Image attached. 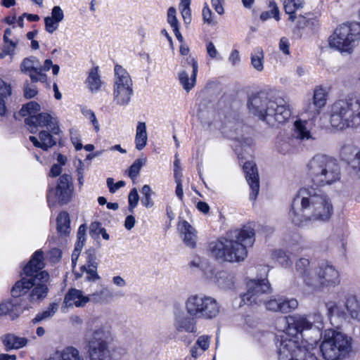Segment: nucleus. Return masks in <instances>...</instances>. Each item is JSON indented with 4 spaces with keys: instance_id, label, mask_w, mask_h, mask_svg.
<instances>
[{
    "instance_id": "36",
    "label": "nucleus",
    "mask_w": 360,
    "mask_h": 360,
    "mask_svg": "<svg viewBox=\"0 0 360 360\" xmlns=\"http://www.w3.org/2000/svg\"><path fill=\"white\" fill-rule=\"evenodd\" d=\"M57 230L60 236H67L70 233V217L66 212H60L57 217Z\"/></svg>"
},
{
    "instance_id": "30",
    "label": "nucleus",
    "mask_w": 360,
    "mask_h": 360,
    "mask_svg": "<svg viewBox=\"0 0 360 360\" xmlns=\"http://www.w3.org/2000/svg\"><path fill=\"white\" fill-rule=\"evenodd\" d=\"M124 294L121 292L114 293L112 290L108 287H104L90 295L91 300L99 304H107L112 301L115 297H123Z\"/></svg>"
},
{
    "instance_id": "6",
    "label": "nucleus",
    "mask_w": 360,
    "mask_h": 360,
    "mask_svg": "<svg viewBox=\"0 0 360 360\" xmlns=\"http://www.w3.org/2000/svg\"><path fill=\"white\" fill-rule=\"evenodd\" d=\"M307 174L316 186L333 184L340 181L341 169L338 161L326 155L317 154L307 164Z\"/></svg>"
},
{
    "instance_id": "62",
    "label": "nucleus",
    "mask_w": 360,
    "mask_h": 360,
    "mask_svg": "<svg viewBox=\"0 0 360 360\" xmlns=\"http://www.w3.org/2000/svg\"><path fill=\"white\" fill-rule=\"evenodd\" d=\"M279 49L285 55L290 54V43L287 38L282 37L280 39Z\"/></svg>"
},
{
    "instance_id": "44",
    "label": "nucleus",
    "mask_w": 360,
    "mask_h": 360,
    "mask_svg": "<svg viewBox=\"0 0 360 360\" xmlns=\"http://www.w3.org/2000/svg\"><path fill=\"white\" fill-rule=\"evenodd\" d=\"M59 360H84V358L77 349L68 347L61 352Z\"/></svg>"
},
{
    "instance_id": "38",
    "label": "nucleus",
    "mask_w": 360,
    "mask_h": 360,
    "mask_svg": "<svg viewBox=\"0 0 360 360\" xmlns=\"http://www.w3.org/2000/svg\"><path fill=\"white\" fill-rule=\"evenodd\" d=\"M295 134L300 140H309L311 139L310 131L307 127L308 122L298 120L295 122Z\"/></svg>"
},
{
    "instance_id": "28",
    "label": "nucleus",
    "mask_w": 360,
    "mask_h": 360,
    "mask_svg": "<svg viewBox=\"0 0 360 360\" xmlns=\"http://www.w3.org/2000/svg\"><path fill=\"white\" fill-rule=\"evenodd\" d=\"M178 228L184 236L183 240L185 245L189 248H194L196 245V231L195 229L186 221L179 223Z\"/></svg>"
},
{
    "instance_id": "14",
    "label": "nucleus",
    "mask_w": 360,
    "mask_h": 360,
    "mask_svg": "<svg viewBox=\"0 0 360 360\" xmlns=\"http://www.w3.org/2000/svg\"><path fill=\"white\" fill-rule=\"evenodd\" d=\"M340 283L339 271L334 266L324 262L316 268L309 287L316 290L321 287L335 286Z\"/></svg>"
},
{
    "instance_id": "39",
    "label": "nucleus",
    "mask_w": 360,
    "mask_h": 360,
    "mask_svg": "<svg viewBox=\"0 0 360 360\" xmlns=\"http://www.w3.org/2000/svg\"><path fill=\"white\" fill-rule=\"evenodd\" d=\"M58 308V304L57 303L53 302L49 304L47 309L43 310L42 311L39 312L35 317L32 320V322L34 324L41 322L42 321L46 320L52 317L56 312L57 311Z\"/></svg>"
},
{
    "instance_id": "22",
    "label": "nucleus",
    "mask_w": 360,
    "mask_h": 360,
    "mask_svg": "<svg viewBox=\"0 0 360 360\" xmlns=\"http://www.w3.org/2000/svg\"><path fill=\"white\" fill-rule=\"evenodd\" d=\"M54 136L56 135L53 134L50 131L42 130L39 134L40 141L34 136H30V140L35 147L40 148L44 150H48L57 143L58 139Z\"/></svg>"
},
{
    "instance_id": "41",
    "label": "nucleus",
    "mask_w": 360,
    "mask_h": 360,
    "mask_svg": "<svg viewBox=\"0 0 360 360\" xmlns=\"http://www.w3.org/2000/svg\"><path fill=\"white\" fill-rule=\"evenodd\" d=\"M87 84L91 91H98L101 86V77L98 73V68L95 67L91 70L87 77Z\"/></svg>"
},
{
    "instance_id": "45",
    "label": "nucleus",
    "mask_w": 360,
    "mask_h": 360,
    "mask_svg": "<svg viewBox=\"0 0 360 360\" xmlns=\"http://www.w3.org/2000/svg\"><path fill=\"white\" fill-rule=\"evenodd\" d=\"M271 256L274 259L284 267H289L292 265L290 257L282 250H275L273 251Z\"/></svg>"
},
{
    "instance_id": "40",
    "label": "nucleus",
    "mask_w": 360,
    "mask_h": 360,
    "mask_svg": "<svg viewBox=\"0 0 360 360\" xmlns=\"http://www.w3.org/2000/svg\"><path fill=\"white\" fill-rule=\"evenodd\" d=\"M11 94V85L5 82L0 78V115H5L6 108L5 105V98Z\"/></svg>"
},
{
    "instance_id": "56",
    "label": "nucleus",
    "mask_w": 360,
    "mask_h": 360,
    "mask_svg": "<svg viewBox=\"0 0 360 360\" xmlns=\"http://www.w3.org/2000/svg\"><path fill=\"white\" fill-rule=\"evenodd\" d=\"M11 30L10 28H6L4 31V41L5 43L8 44V47L11 48V51H13V55L14 54V50L17 46L18 41H13L9 39V37L11 35Z\"/></svg>"
},
{
    "instance_id": "59",
    "label": "nucleus",
    "mask_w": 360,
    "mask_h": 360,
    "mask_svg": "<svg viewBox=\"0 0 360 360\" xmlns=\"http://www.w3.org/2000/svg\"><path fill=\"white\" fill-rule=\"evenodd\" d=\"M86 263L84 265L87 266H97L96 256L94 250L89 249L86 252Z\"/></svg>"
},
{
    "instance_id": "13",
    "label": "nucleus",
    "mask_w": 360,
    "mask_h": 360,
    "mask_svg": "<svg viewBox=\"0 0 360 360\" xmlns=\"http://www.w3.org/2000/svg\"><path fill=\"white\" fill-rule=\"evenodd\" d=\"M323 317L319 312L309 315L294 314L285 316L278 321V324L288 325V331L292 333H300V338L304 337L303 332L312 328L313 326L317 329L322 327Z\"/></svg>"
},
{
    "instance_id": "12",
    "label": "nucleus",
    "mask_w": 360,
    "mask_h": 360,
    "mask_svg": "<svg viewBox=\"0 0 360 360\" xmlns=\"http://www.w3.org/2000/svg\"><path fill=\"white\" fill-rule=\"evenodd\" d=\"M113 98L121 106L127 105L133 95V82L128 72L120 65L114 69Z\"/></svg>"
},
{
    "instance_id": "31",
    "label": "nucleus",
    "mask_w": 360,
    "mask_h": 360,
    "mask_svg": "<svg viewBox=\"0 0 360 360\" xmlns=\"http://www.w3.org/2000/svg\"><path fill=\"white\" fill-rule=\"evenodd\" d=\"M22 311V307L16 300H8L0 304V316L8 315L13 320Z\"/></svg>"
},
{
    "instance_id": "20",
    "label": "nucleus",
    "mask_w": 360,
    "mask_h": 360,
    "mask_svg": "<svg viewBox=\"0 0 360 360\" xmlns=\"http://www.w3.org/2000/svg\"><path fill=\"white\" fill-rule=\"evenodd\" d=\"M340 158L355 172H360V149L353 145H345L340 150Z\"/></svg>"
},
{
    "instance_id": "17",
    "label": "nucleus",
    "mask_w": 360,
    "mask_h": 360,
    "mask_svg": "<svg viewBox=\"0 0 360 360\" xmlns=\"http://www.w3.org/2000/svg\"><path fill=\"white\" fill-rule=\"evenodd\" d=\"M73 191L74 186L71 175L64 174L59 177L56 188L49 190L48 202L49 205L56 201L61 204H66L71 200Z\"/></svg>"
},
{
    "instance_id": "47",
    "label": "nucleus",
    "mask_w": 360,
    "mask_h": 360,
    "mask_svg": "<svg viewBox=\"0 0 360 360\" xmlns=\"http://www.w3.org/2000/svg\"><path fill=\"white\" fill-rule=\"evenodd\" d=\"M191 0H181L179 4V8L185 24H190L191 22V11L190 8Z\"/></svg>"
},
{
    "instance_id": "18",
    "label": "nucleus",
    "mask_w": 360,
    "mask_h": 360,
    "mask_svg": "<svg viewBox=\"0 0 360 360\" xmlns=\"http://www.w3.org/2000/svg\"><path fill=\"white\" fill-rule=\"evenodd\" d=\"M27 129L32 134L37 131L39 127H46L53 134L59 135L61 132L58 119L50 114L41 112L25 119Z\"/></svg>"
},
{
    "instance_id": "32",
    "label": "nucleus",
    "mask_w": 360,
    "mask_h": 360,
    "mask_svg": "<svg viewBox=\"0 0 360 360\" xmlns=\"http://www.w3.org/2000/svg\"><path fill=\"white\" fill-rule=\"evenodd\" d=\"M47 282H41L39 280L34 281L33 288L28 295V299L30 302H41L43 300L48 294L49 288L46 285Z\"/></svg>"
},
{
    "instance_id": "35",
    "label": "nucleus",
    "mask_w": 360,
    "mask_h": 360,
    "mask_svg": "<svg viewBox=\"0 0 360 360\" xmlns=\"http://www.w3.org/2000/svg\"><path fill=\"white\" fill-rule=\"evenodd\" d=\"M251 65L258 72L264 70V53L262 48L257 47L250 53Z\"/></svg>"
},
{
    "instance_id": "15",
    "label": "nucleus",
    "mask_w": 360,
    "mask_h": 360,
    "mask_svg": "<svg viewBox=\"0 0 360 360\" xmlns=\"http://www.w3.org/2000/svg\"><path fill=\"white\" fill-rule=\"evenodd\" d=\"M51 65L52 60L51 59H46L44 65H41L37 58L30 56L23 59L20 68L22 72L29 75L32 82H46L48 77L45 72L51 69Z\"/></svg>"
},
{
    "instance_id": "3",
    "label": "nucleus",
    "mask_w": 360,
    "mask_h": 360,
    "mask_svg": "<svg viewBox=\"0 0 360 360\" xmlns=\"http://www.w3.org/2000/svg\"><path fill=\"white\" fill-rule=\"evenodd\" d=\"M255 240L254 229L250 226H245L240 229L229 231L226 237L210 242L207 250L217 260L239 262L247 257V248L251 247Z\"/></svg>"
},
{
    "instance_id": "52",
    "label": "nucleus",
    "mask_w": 360,
    "mask_h": 360,
    "mask_svg": "<svg viewBox=\"0 0 360 360\" xmlns=\"http://www.w3.org/2000/svg\"><path fill=\"white\" fill-rule=\"evenodd\" d=\"M139 200V196L138 194L137 189L136 188H134L131 190L130 193L128 195V202H129V211L131 213L134 212V208L138 205Z\"/></svg>"
},
{
    "instance_id": "9",
    "label": "nucleus",
    "mask_w": 360,
    "mask_h": 360,
    "mask_svg": "<svg viewBox=\"0 0 360 360\" xmlns=\"http://www.w3.org/2000/svg\"><path fill=\"white\" fill-rule=\"evenodd\" d=\"M91 328L86 334V342L90 360H112L107 346L109 330L97 318L90 321Z\"/></svg>"
},
{
    "instance_id": "64",
    "label": "nucleus",
    "mask_w": 360,
    "mask_h": 360,
    "mask_svg": "<svg viewBox=\"0 0 360 360\" xmlns=\"http://www.w3.org/2000/svg\"><path fill=\"white\" fill-rule=\"evenodd\" d=\"M207 52L209 56L212 58H217V56H219V53L214 46V44L210 41L207 44L206 46Z\"/></svg>"
},
{
    "instance_id": "2",
    "label": "nucleus",
    "mask_w": 360,
    "mask_h": 360,
    "mask_svg": "<svg viewBox=\"0 0 360 360\" xmlns=\"http://www.w3.org/2000/svg\"><path fill=\"white\" fill-rule=\"evenodd\" d=\"M184 311L176 308L174 311V327L179 333L197 332V320H211L220 313V304L211 296L195 294L189 295L184 303Z\"/></svg>"
},
{
    "instance_id": "16",
    "label": "nucleus",
    "mask_w": 360,
    "mask_h": 360,
    "mask_svg": "<svg viewBox=\"0 0 360 360\" xmlns=\"http://www.w3.org/2000/svg\"><path fill=\"white\" fill-rule=\"evenodd\" d=\"M247 286V292L241 296L244 304H259L264 302L265 295L271 292L270 283L266 278L251 280Z\"/></svg>"
},
{
    "instance_id": "60",
    "label": "nucleus",
    "mask_w": 360,
    "mask_h": 360,
    "mask_svg": "<svg viewBox=\"0 0 360 360\" xmlns=\"http://www.w3.org/2000/svg\"><path fill=\"white\" fill-rule=\"evenodd\" d=\"M37 94V88L34 86H30L26 82L24 85V95L27 98L34 97Z\"/></svg>"
},
{
    "instance_id": "55",
    "label": "nucleus",
    "mask_w": 360,
    "mask_h": 360,
    "mask_svg": "<svg viewBox=\"0 0 360 360\" xmlns=\"http://www.w3.org/2000/svg\"><path fill=\"white\" fill-rule=\"evenodd\" d=\"M176 9L174 7H170L167 11V21L173 29L179 27V21L176 17Z\"/></svg>"
},
{
    "instance_id": "25",
    "label": "nucleus",
    "mask_w": 360,
    "mask_h": 360,
    "mask_svg": "<svg viewBox=\"0 0 360 360\" xmlns=\"http://www.w3.org/2000/svg\"><path fill=\"white\" fill-rule=\"evenodd\" d=\"M192 72L191 75L183 70L179 73V80L183 88L188 92L195 84L196 76L198 70V63L195 59H191Z\"/></svg>"
},
{
    "instance_id": "37",
    "label": "nucleus",
    "mask_w": 360,
    "mask_h": 360,
    "mask_svg": "<svg viewBox=\"0 0 360 360\" xmlns=\"http://www.w3.org/2000/svg\"><path fill=\"white\" fill-rule=\"evenodd\" d=\"M344 307L351 318L360 321V304L355 297H349Z\"/></svg>"
},
{
    "instance_id": "43",
    "label": "nucleus",
    "mask_w": 360,
    "mask_h": 360,
    "mask_svg": "<svg viewBox=\"0 0 360 360\" xmlns=\"http://www.w3.org/2000/svg\"><path fill=\"white\" fill-rule=\"evenodd\" d=\"M328 309V314L330 316V321L333 318L346 319L347 313L345 311L340 310L341 306L337 305L335 302H329L326 304ZM333 323V322H331Z\"/></svg>"
},
{
    "instance_id": "24",
    "label": "nucleus",
    "mask_w": 360,
    "mask_h": 360,
    "mask_svg": "<svg viewBox=\"0 0 360 360\" xmlns=\"http://www.w3.org/2000/svg\"><path fill=\"white\" fill-rule=\"evenodd\" d=\"M205 263L204 261L198 256H195L190 262V266L191 267L200 269L204 271L207 277L210 278V279H214L215 282L217 283L218 285H224V280L227 278V273L225 271H219L214 275V271L212 269H211L210 272L206 271L205 269Z\"/></svg>"
},
{
    "instance_id": "10",
    "label": "nucleus",
    "mask_w": 360,
    "mask_h": 360,
    "mask_svg": "<svg viewBox=\"0 0 360 360\" xmlns=\"http://www.w3.org/2000/svg\"><path fill=\"white\" fill-rule=\"evenodd\" d=\"M283 331L276 335V345L278 360H295L298 358L297 353L302 348L307 349L309 345H312L314 350H316V340L308 341L302 338L299 342L300 333H292L288 331V325H283Z\"/></svg>"
},
{
    "instance_id": "19",
    "label": "nucleus",
    "mask_w": 360,
    "mask_h": 360,
    "mask_svg": "<svg viewBox=\"0 0 360 360\" xmlns=\"http://www.w3.org/2000/svg\"><path fill=\"white\" fill-rule=\"evenodd\" d=\"M89 301L90 295H84L82 290L76 288H70L65 295L61 310L65 312V309L69 307H84Z\"/></svg>"
},
{
    "instance_id": "8",
    "label": "nucleus",
    "mask_w": 360,
    "mask_h": 360,
    "mask_svg": "<svg viewBox=\"0 0 360 360\" xmlns=\"http://www.w3.org/2000/svg\"><path fill=\"white\" fill-rule=\"evenodd\" d=\"M352 344V338L346 334L328 329L322 335L320 352L325 360H338L350 352Z\"/></svg>"
},
{
    "instance_id": "23",
    "label": "nucleus",
    "mask_w": 360,
    "mask_h": 360,
    "mask_svg": "<svg viewBox=\"0 0 360 360\" xmlns=\"http://www.w3.org/2000/svg\"><path fill=\"white\" fill-rule=\"evenodd\" d=\"M64 19V13L59 6H55L51 10V15L44 18L45 30L52 34L58 30L59 23Z\"/></svg>"
},
{
    "instance_id": "4",
    "label": "nucleus",
    "mask_w": 360,
    "mask_h": 360,
    "mask_svg": "<svg viewBox=\"0 0 360 360\" xmlns=\"http://www.w3.org/2000/svg\"><path fill=\"white\" fill-rule=\"evenodd\" d=\"M248 105L250 112L272 127L285 123L291 116L290 107L283 99L273 101L265 91L252 95Z\"/></svg>"
},
{
    "instance_id": "63",
    "label": "nucleus",
    "mask_w": 360,
    "mask_h": 360,
    "mask_svg": "<svg viewBox=\"0 0 360 360\" xmlns=\"http://www.w3.org/2000/svg\"><path fill=\"white\" fill-rule=\"evenodd\" d=\"M49 259L52 262H57L60 260V257H61V251L60 249L58 248H52L49 252Z\"/></svg>"
},
{
    "instance_id": "26",
    "label": "nucleus",
    "mask_w": 360,
    "mask_h": 360,
    "mask_svg": "<svg viewBox=\"0 0 360 360\" xmlns=\"http://www.w3.org/2000/svg\"><path fill=\"white\" fill-rule=\"evenodd\" d=\"M296 274L302 278L304 283L309 287L310 281L312 280L314 272L310 267V262L307 258H300L295 263Z\"/></svg>"
},
{
    "instance_id": "34",
    "label": "nucleus",
    "mask_w": 360,
    "mask_h": 360,
    "mask_svg": "<svg viewBox=\"0 0 360 360\" xmlns=\"http://www.w3.org/2000/svg\"><path fill=\"white\" fill-rule=\"evenodd\" d=\"M147 140L148 136L146 123L140 122L136 127L135 137L136 148L139 150H142L146 146Z\"/></svg>"
},
{
    "instance_id": "27",
    "label": "nucleus",
    "mask_w": 360,
    "mask_h": 360,
    "mask_svg": "<svg viewBox=\"0 0 360 360\" xmlns=\"http://www.w3.org/2000/svg\"><path fill=\"white\" fill-rule=\"evenodd\" d=\"M312 100V104H309L308 106V111L312 115H317L319 113L320 109L326 103V91L321 86L316 87L314 89Z\"/></svg>"
},
{
    "instance_id": "61",
    "label": "nucleus",
    "mask_w": 360,
    "mask_h": 360,
    "mask_svg": "<svg viewBox=\"0 0 360 360\" xmlns=\"http://www.w3.org/2000/svg\"><path fill=\"white\" fill-rule=\"evenodd\" d=\"M196 345L200 347L202 351H205L210 346L209 337L205 335L200 336L197 340Z\"/></svg>"
},
{
    "instance_id": "49",
    "label": "nucleus",
    "mask_w": 360,
    "mask_h": 360,
    "mask_svg": "<svg viewBox=\"0 0 360 360\" xmlns=\"http://www.w3.org/2000/svg\"><path fill=\"white\" fill-rule=\"evenodd\" d=\"M307 349L302 348L297 353L298 358L295 360H318L315 355V351L312 345H309Z\"/></svg>"
},
{
    "instance_id": "11",
    "label": "nucleus",
    "mask_w": 360,
    "mask_h": 360,
    "mask_svg": "<svg viewBox=\"0 0 360 360\" xmlns=\"http://www.w3.org/2000/svg\"><path fill=\"white\" fill-rule=\"evenodd\" d=\"M360 41V23H343L329 37L330 47L340 52L350 53Z\"/></svg>"
},
{
    "instance_id": "5",
    "label": "nucleus",
    "mask_w": 360,
    "mask_h": 360,
    "mask_svg": "<svg viewBox=\"0 0 360 360\" xmlns=\"http://www.w3.org/2000/svg\"><path fill=\"white\" fill-rule=\"evenodd\" d=\"M330 122L339 130L360 126V97L349 96L336 101L331 105Z\"/></svg>"
},
{
    "instance_id": "53",
    "label": "nucleus",
    "mask_w": 360,
    "mask_h": 360,
    "mask_svg": "<svg viewBox=\"0 0 360 360\" xmlns=\"http://www.w3.org/2000/svg\"><path fill=\"white\" fill-rule=\"evenodd\" d=\"M82 112L86 119L91 121V122L94 125L95 131H98L99 124L94 112L91 110L88 109L86 108H83L82 109Z\"/></svg>"
},
{
    "instance_id": "51",
    "label": "nucleus",
    "mask_w": 360,
    "mask_h": 360,
    "mask_svg": "<svg viewBox=\"0 0 360 360\" xmlns=\"http://www.w3.org/2000/svg\"><path fill=\"white\" fill-rule=\"evenodd\" d=\"M146 159H137L130 166L129 169V176L131 179L136 178L139 174L141 167L145 164Z\"/></svg>"
},
{
    "instance_id": "46",
    "label": "nucleus",
    "mask_w": 360,
    "mask_h": 360,
    "mask_svg": "<svg viewBox=\"0 0 360 360\" xmlns=\"http://www.w3.org/2000/svg\"><path fill=\"white\" fill-rule=\"evenodd\" d=\"M40 110V105L34 101H30L22 105L20 114L22 117L35 115Z\"/></svg>"
},
{
    "instance_id": "48",
    "label": "nucleus",
    "mask_w": 360,
    "mask_h": 360,
    "mask_svg": "<svg viewBox=\"0 0 360 360\" xmlns=\"http://www.w3.org/2000/svg\"><path fill=\"white\" fill-rule=\"evenodd\" d=\"M298 307V302L296 299H284L281 298V311L282 313H288L291 310L297 309Z\"/></svg>"
},
{
    "instance_id": "57",
    "label": "nucleus",
    "mask_w": 360,
    "mask_h": 360,
    "mask_svg": "<svg viewBox=\"0 0 360 360\" xmlns=\"http://www.w3.org/2000/svg\"><path fill=\"white\" fill-rule=\"evenodd\" d=\"M265 305L268 310L273 311H281V298L271 299L265 302Z\"/></svg>"
},
{
    "instance_id": "50",
    "label": "nucleus",
    "mask_w": 360,
    "mask_h": 360,
    "mask_svg": "<svg viewBox=\"0 0 360 360\" xmlns=\"http://www.w3.org/2000/svg\"><path fill=\"white\" fill-rule=\"evenodd\" d=\"M97 266L83 265L81 267L82 271H85L87 274L86 280L88 281H96L100 279V276L97 273Z\"/></svg>"
},
{
    "instance_id": "58",
    "label": "nucleus",
    "mask_w": 360,
    "mask_h": 360,
    "mask_svg": "<svg viewBox=\"0 0 360 360\" xmlns=\"http://www.w3.org/2000/svg\"><path fill=\"white\" fill-rule=\"evenodd\" d=\"M278 150L280 153L286 154L294 151V148L292 146L290 141H283L280 143L278 146Z\"/></svg>"
},
{
    "instance_id": "7",
    "label": "nucleus",
    "mask_w": 360,
    "mask_h": 360,
    "mask_svg": "<svg viewBox=\"0 0 360 360\" xmlns=\"http://www.w3.org/2000/svg\"><path fill=\"white\" fill-rule=\"evenodd\" d=\"M44 252L42 250H37L31 257L29 262L25 266L22 277L17 281L11 289V295L13 297H18L26 294L34 285V281L48 282L49 274L42 269L44 267Z\"/></svg>"
},
{
    "instance_id": "33",
    "label": "nucleus",
    "mask_w": 360,
    "mask_h": 360,
    "mask_svg": "<svg viewBox=\"0 0 360 360\" xmlns=\"http://www.w3.org/2000/svg\"><path fill=\"white\" fill-rule=\"evenodd\" d=\"M285 13L288 15V20L293 22L297 19L296 11L302 8L305 2L303 0H283Z\"/></svg>"
},
{
    "instance_id": "1",
    "label": "nucleus",
    "mask_w": 360,
    "mask_h": 360,
    "mask_svg": "<svg viewBox=\"0 0 360 360\" xmlns=\"http://www.w3.org/2000/svg\"><path fill=\"white\" fill-rule=\"evenodd\" d=\"M333 212L328 196L321 190L304 187L294 198L289 217L296 226H304L309 221H326Z\"/></svg>"
},
{
    "instance_id": "21",
    "label": "nucleus",
    "mask_w": 360,
    "mask_h": 360,
    "mask_svg": "<svg viewBox=\"0 0 360 360\" xmlns=\"http://www.w3.org/2000/svg\"><path fill=\"white\" fill-rule=\"evenodd\" d=\"M243 171L252 191L250 198L255 200L259 191V174L256 165L253 162H246L243 165Z\"/></svg>"
},
{
    "instance_id": "54",
    "label": "nucleus",
    "mask_w": 360,
    "mask_h": 360,
    "mask_svg": "<svg viewBox=\"0 0 360 360\" xmlns=\"http://www.w3.org/2000/svg\"><path fill=\"white\" fill-rule=\"evenodd\" d=\"M85 169L86 167L84 162L81 160H78V164L76 165V174L79 187L84 185Z\"/></svg>"
},
{
    "instance_id": "29",
    "label": "nucleus",
    "mask_w": 360,
    "mask_h": 360,
    "mask_svg": "<svg viewBox=\"0 0 360 360\" xmlns=\"http://www.w3.org/2000/svg\"><path fill=\"white\" fill-rule=\"evenodd\" d=\"M1 340L7 351L19 349L27 345L28 340L24 337H19L13 333H8L1 337Z\"/></svg>"
},
{
    "instance_id": "42",
    "label": "nucleus",
    "mask_w": 360,
    "mask_h": 360,
    "mask_svg": "<svg viewBox=\"0 0 360 360\" xmlns=\"http://www.w3.org/2000/svg\"><path fill=\"white\" fill-rule=\"evenodd\" d=\"M269 11H264L260 15V19L265 21L273 17L276 21L280 20V11L276 3L274 1H270L269 3Z\"/></svg>"
}]
</instances>
